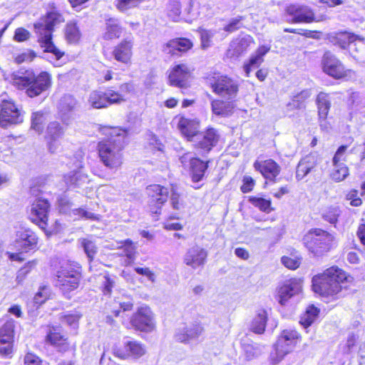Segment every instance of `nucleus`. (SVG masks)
<instances>
[{
  "mask_svg": "<svg viewBox=\"0 0 365 365\" xmlns=\"http://www.w3.org/2000/svg\"><path fill=\"white\" fill-rule=\"evenodd\" d=\"M93 130L105 135L98 145L101 160L109 169L118 170L123 163L121 151L125 143L126 130L119 127H102L98 124L93 125Z\"/></svg>",
  "mask_w": 365,
  "mask_h": 365,
  "instance_id": "nucleus-1",
  "label": "nucleus"
},
{
  "mask_svg": "<svg viewBox=\"0 0 365 365\" xmlns=\"http://www.w3.org/2000/svg\"><path fill=\"white\" fill-rule=\"evenodd\" d=\"M50 8L51 10L46 11L40 21L34 24V29L37 42L43 51L53 54L56 61H60L66 56V52L55 44L53 32L56 25L64 19L54 4H50Z\"/></svg>",
  "mask_w": 365,
  "mask_h": 365,
  "instance_id": "nucleus-2",
  "label": "nucleus"
},
{
  "mask_svg": "<svg viewBox=\"0 0 365 365\" xmlns=\"http://www.w3.org/2000/svg\"><path fill=\"white\" fill-rule=\"evenodd\" d=\"M52 73L48 71H41L35 73L33 70H26L24 75H15L12 78L13 86L24 91L29 98H36L49 91L53 87Z\"/></svg>",
  "mask_w": 365,
  "mask_h": 365,
  "instance_id": "nucleus-3",
  "label": "nucleus"
},
{
  "mask_svg": "<svg viewBox=\"0 0 365 365\" xmlns=\"http://www.w3.org/2000/svg\"><path fill=\"white\" fill-rule=\"evenodd\" d=\"M353 281V277L337 267H331L323 273L313 277L312 289L322 297H334L340 294L346 284Z\"/></svg>",
  "mask_w": 365,
  "mask_h": 365,
  "instance_id": "nucleus-4",
  "label": "nucleus"
},
{
  "mask_svg": "<svg viewBox=\"0 0 365 365\" xmlns=\"http://www.w3.org/2000/svg\"><path fill=\"white\" fill-rule=\"evenodd\" d=\"M43 340L46 345L61 354L76 350V343L71 339L68 332L60 324L46 325Z\"/></svg>",
  "mask_w": 365,
  "mask_h": 365,
  "instance_id": "nucleus-5",
  "label": "nucleus"
},
{
  "mask_svg": "<svg viewBox=\"0 0 365 365\" xmlns=\"http://www.w3.org/2000/svg\"><path fill=\"white\" fill-rule=\"evenodd\" d=\"M303 243L314 256H322L336 245L333 234L322 229H312L303 237Z\"/></svg>",
  "mask_w": 365,
  "mask_h": 365,
  "instance_id": "nucleus-6",
  "label": "nucleus"
},
{
  "mask_svg": "<svg viewBox=\"0 0 365 365\" xmlns=\"http://www.w3.org/2000/svg\"><path fill=\"white\" fill-rule=\"evenodd\" d=\"M16 322L13 319H0V356L11 359L16 352Z\"/></svg>",
  "mask_w": 365,
  "mask_h": 365,
  "instance_id": "nucleus-7",
  "label": "nucleus"
},
{
  "mask_svg": "<svg viewBox=\"0 0 365 365\" xmlns=\"http://www.w3.org/2000/svg\"><path fill=\"white\" fill-rule=\"evenodd\" d=\"M24 111L12 99H4L0 103V128L6 129L21 124L24 120Z\"/></svg>",
  "mask_w": 365,
  "mask_h": 365,
  "instance_id": "nucleus-8",
  "label": "nucleus"
},
{
  "mask_svg": "<svg viewBox=\"0 0 365 365\" xmlns=\"http://www.w3.org/2000/svg\"><path fill=\"white\" fill-rule=\"evenodd\" d=\"M49 211L50 203L48 200L42 197L36 199L31 205V222L41 229L48 237H50L52 234L48 229Z\"/></svg>",
  "mask_w": 365,
  "mask_h": 365,
  "instance_id": "nucleus-9",
  "label": "nucleus"
},
{
  "mask_svg": "<svg viewBox=\"0 0 365 365\" xmlns=\"http://www.w3.org/2000/svg\"><path fill=\"white\" fill-rule=\"evenodd\" d=\"M322 65L324 72L336 79H348L354 76V72L345 68L343 63L330 51L324 53Z\"/></svg>",
  "mask_w": 365,
  "mask_h": 365,
  "instance_id": "nucleus-10",
  "label": "nucleus"
},
{
  "mask_svg": "<svg viewBox=\"0 0 365 365\" xmlns=\"http://www.w3.org/2000/svg\"><path fill=\"white\" fill-rule=\"evenodd\" d=\"M130 322L136 329L141 331L151 332L155 329L154 314L147 306L139 307L133 315Z\"/></svg>",
  "mask_w": 365,
  "mask_h": 365,
  "instance_id": "nucleus-11",
  "label": "nucleus"
},
{
  "mask_svg": "<svg viewBox=\"0 0 365 365\" xmlns=\"http://www.w3.org/2000/svg\"><path fill=\"white\" fill-rule=\"evenodd\" d=\"M146 190L150 197V211L156 215H160L163 205L168 198V188L155 184L148 186Z\"/></svg>",
  "mask_w": 365,
  "mask_h": 365,
  "instance_id": "nucleus-12",
  "label": "nucleus"
},
{
  "mask_svg": "<svg viewBox=\"0 0 365 365\" xmlns=\"http://www.w3.org/2000/svg\"><path fill=\"white\" fill-rule=\"evenodd\" d=\"M211 86L214 93L227 100L234 99L238 92L237 83L227 76H217Z\"/></svg>",
  "mask_w": 365,
  "mask_h": 365,
  "instance_id": "nucleus-13",
  "label": "nucleus"
},
{
  "mask_svg": "<svg viewBox=\"0 0 365 365\" xmlns=\"http://www.w3.org/2000/svg\"><path fill=\"white\" fill-rule=\"evenodd\" d=\"M287 21L293 24L310 23L314 19L313 11L304 4H290L286 8Z\"/></svg>",
  "mask_w": 365,
  "mask_h": 365,
  "instance_id": "nucleus-14",
  "label": "nucleus"
},
{
  "mask_svg": "<svg viewBox=\"0 0 365 365\" xmlns=\"http://www.w3.org/2000/svg\"><path fill=\"white\" fill-rule=\"evenodd\" d=\"M124 101L125 98L123 97V94L111 89H108L106 92L93 93V108H106L112 104H119Z\"/></svg>",
  "mask_w": 365,
  "mask_h": 365,
  "instance_id": "nucleus-15",
  "label": "nucleus"
},
{
  "mask_svg": "<svg viewBox=\"0 0 365 365\" xmlns=\"http://www.w3.org/2000/svg\"><path fill=\"white\" fill-rule=\"evenodd\" d=\"M339 39H343L341 48H345L346 46L351 54L356 59H360L363 53H365L364 38L354 34L344 33L338 37Z\"/></svg>",
  "mask_w": 365,
  "mask_h": 365,
  "instance_id": "nucleus-16",
  "label": "nucleus"
},
{
  "mask_svg": "<svg viewBox=\"0 0 365 365\" xmlns=\"http://www.w3.org/2000/svg\"><path fill=\"white\" fill-rule=\"evenodd\" d=\"M302 285L300 279H290L286 280L277 289V299L281 305H284L292 297L302 292Z\"/></svg>",
  "mask_w": 365,
  "mask_h": 365,
  "instance_id": "nucleus-17",
  "label": "nucleus"
},
{
  "mask_svg": "<svg viewBox=\"0 0 365 365\" xmlns=\"http://www.w3.org/2000/svg\"><path fill=\"white\" fill-rule=\"evenodd\" d=\"M16 244L22 252H36L38 250L39 237L30 228H24L16 233Z\"/></svg>",
  "mask_w": 365,
  "mask_h": 365,
  "instance_id": "nucleus-18",
  "label": "nucleus"
},
{
  "mask_svg": "<svg viewBox=\"0 0 365 365\" xmlns=\"http://www.w3.org/2000/svg\"><path fill=\"white\" fill-rule=\"evenodd\" d=\"M299 337V334L296 330H283L275 344L277 355L282 359L285 354L289 353L296 344Z\"/></svg>",
  "mask_w": 365,
  "mask_h": 365,
  "instance_id": "nucleus-19",
  "label": "nucleus"
},
{
  "mask_svg": "<svg viewBox=\"0 0 365 365\" xmlns=\"http://www.w3.org/2000/svg\"><path fill=\"white\" fill-rule=\"evenodd\" d=\"M207 252L198 245L190 247L184 255L185 264L192 269L203 267L206 262Z\"/></svg>",
  "mask_w": 365,
  "mask_h": 365,
  "instance_id": "nucleus-20",
  "label": "nucleus"
},
{
  "mask_svg": "<svg viewBox=\"0 0 365 365\" xmlns=\"http://www.w3.org/2000/svg\"><path fill=\"white\" fill-rule=\"evenodd\" d=\"M253 166L267 180L272 183L276 182V178L281 171L280 166L272 159L256 160Z\"/></svg>",
  "mask_w": 365,
  "mask_h": 365,
  "instance_id": "nucleus-21",
  "label": "nucleus"
},
{
  "mask_svg": "<svg viewBox=\"0 0 365 365\" xmlns=\"http://www.w3.org/2000/svg\"><path fill=\"white\" fill-rule=\"evenodd\" d=\"M254 43L253 38L250 35H245L233 40L227 51L228 58H237L245 53L248 48Z\"/></svg>",
  "mask_w": 365,
  "mask_h": 365,
  "instance_id": "nucleus-22",
  "label": "nucleus"
},
{
  "mask_svg": "<svg viewBox=\"0 0 365 365\" xmlns=\"http://www.w3.org/2000/svg\"><path fill=\"white\" fill-rule=\"evenodd\" d=\"M56 277H68L73 281L81 280L82 278V267L79 263L74 261L63 262L57 269Z\"/></svg>",
  "mask_w": 365,
  "mask_h": 365,
  "instance_id": "nucleus-23",
  "label": "nucleus"
},
{
  "mask_svg": "<svg viewBox=\"0 0 365 365\" xmlns=\"http://www.w3.org/2000/svg\"><path fill=\"white\" fill-rule=\"evenodd\" d=\"M196 146L208 153L215 147L219 140V134L213 128H207L205 133L198 134Z\"/></svg>",
  "mask_w": 365,
  "mask_h": 365,
  "instance_id": "nucleus-24",
  "label": "nucleus"
},
{
  "mask_svg": "<svg viewBox=\"0 0 365 365\" xmlns=\"http://www.w3.org/2000/svg\"><path fill=\"white\" fill-rule=\"evenodd\" d=\"M190 76V71L185 64L175 66L168 75L169 83L171 86L182 88Z\"/></svg>",
  "mask_w": 365,
  "mask_h": 365,
  "instance_id": "nucleus-25",
  "label": "nucleus"
},
{
  "mask_svg": "<svg viewBox=\"0 0 365 365\" xmlns=\"http://www.w3.org/2000/svg\"><path fill=\"white\" fill-rule=\"evenodd\" d=\"M133 43L131 38H125L118 44L113 51L114 58L124 64H128L130 61L132 56V48Z\"/></svg>",
  "mask_w": 365,
  "mask_h": 365,
  "instance_id": "nucleus-26",
  "label": "nucleus"
},
{
  "mask_svg": "<svg viewBox=\"0 0 365 365\" xmlns=\"http://www.w3.org/2000/svg\"><path fill=\"white\" fill-rule=\"evenodd\" d=\"M203 328L200 324H193L178 328L175 334V338L180 342H189L195 339L202 333Z\"/></svg>",
  "mask_w": 365,
  "mask_h": 365,
  "instance_id": "nucleus-27",
  "label": "nucleus"
},
{
  "mask_svg": "<svg viewBox=\"0 0 365 365\" xmlns=\"http://www.w3.org/2000/svg\"><path fill=\"white\" fill-rule=\"evenodd\" d=\"M221 31L220 29H207L200 28L198 32L200 36L201 48L203 50H207L213 46L215 41L223 39L225 35Z\"/></svg>",
  "mask_w": 365,
  "mask_h": 365,
  "instance_id": "nucleus-28",
  "label": "nucleus"
},
{
  "mask_svg": "<svg viewBox=\"0 0 365 365\" xmlns=\"http://www.w3.org/2000/svg\"><path fill=\"white\" fill-rule=\"evenodd\" d=\"M124 351L118 349L117 355L122 359L131 356L138 359L145 354V349L143 345L136 341L126 340L124 341Z\"/></svg>",
  "mask_w": 365,
  "mask_h": 365,
  "instance_id": "nucleus-29",
  "label": "nucleus"
},
{
  "mask_svg": "<svg viewBox=\"0 0 365 365\" xmlns=\"http://www.w3.org/2000/svg\"><path fill=\"white\" fill-rule=\"evenodd\" d=\"M269 50V46L262 45L260 46L257 49L256 52L250 56L248 62L244 65V71L246 76H250V73L252 70L259 67L264 61V56Z\"/></svg>",
  "mask_w": 365,
  "mask_h": 365,
  "instance_id": "nucleus-30",
  "label": "nucleus"
},
{
  "mask_svg": "<svg viewBox=\"0 0 365 365\" xmlns=\"http://www.w3.org/2000/svg\"><path fill=\"white\" fill-rule=\"evenodd\" d=\"M63 133L64 130L60 123L54 121L48 125L45 138L51 152H54L55 143L63 135Z\"/></svg>",
  "mask_w": 365,
  "mask_h": 365,
  "instance_id": "nucleus-31",
  "label": "nucleus"
},
{
  "mask_svg": "<svg viewBox=\"0 0 365 365\" xmlns=\"http://www.w3.org/2000/svg\"><path fill=\"white\" fill-rule=\"evenodd\" d=\"M192 42L186 38H178L169 41L164 46V51L171 55L177 54V51H187L192 47Z\"/></svg>",
  "mask_w": 365,
  "mask_h": 365,
  "instance_id": "nucleus-32",
  "label": "nucleus"
},
{
  "mask_svg": "<svg viewBox=\"0 0 365 365\" xmlns=\"http://www.w3.org/2000/svg\"><path fill=\"white\" fill-rule=\"evenodd\" d=\"M178 127L187 140L195 141L194 138H197L198 135V124L195 121L182 117L179 120Z\"/></svg>",
  "mask_w": 365,
  "mask_h": 365,
  "instance_id": "nucleus-33",
  "label": "nucleus"
},
{
  "mask_svg": "<svg viewBox=\"0 0 365 365\" xmlns=\"http://www.w3.org/2000/svg\"><path fill=\"white\" fill-rule=\"evenodd\" d=\"M208 168V161L205 162L197 158L192 161V165L189 168L190 175L193 182L201 181Z\"/></svg>",
  "mask_w": 365,
  "mask_h": 365,
  "instance_id": "nucleus-34",
  "label": "nucleus"
},
{
  "mask_svg": "<svg viewBox=\"0 0 365 365\" xmlns=\"http://www.w3.org/2000/svg\"><path fill=\"white\" fill-rule=\"evenodd\" d=\"M316 104L320 122L325 120L331 108V100L329 94L320 92L317 96Z\"/></svg>",
  "mask_w": 365,
  "mask_h": 365,
  "instance_id": "nucleus-35",
  "label": "nucleus"
},
{
  "mask_svg": "<svg viewBox=\"0 0 365 365\" xmlns=\"http://www.w3.org/2000/svg\"><path fill=\"white\" fill-rule=\"evenodd\" d=\"M211 108L215 115L221 117H227L232 113L234 104L231 101L214 100L211 103Z\"/></svg>",
  "mask_w": 365,
  "mask_h": 365,
  "instance_id": "nucleus-36",
  "label": "nucleus"
},
{
  "mask_svg": "<svg viewBox=\"0 0 365 365\" xmlns=\"http://www.w3.org/2000/svg\"><path fill=\"white\" fill-rule=\"evenodd\" d=\"M267 321V312L264 309L259 310L250 324V330L255 334H262L265 330Z\"/></svg>",
  "mask_w": 365,
  "mask_h": 365,
  "instance_id": "nucleus-37",
  "label": "nucleus"
},
{
  "mask_svg": "<svg viewBox=\"0 0 365 365\" xmlns=\"http://www.w3.org/2000/svg\"><path fill=\"white\" fill-rule=\"evenodd\" d=\"M56 277V286L62 292L63 294H68L79 287L81 280L73 281L71 278L68 277Z\"/></svg>",
  "mask_w": 365,
  "mask_h": 365,
  "instance_id": "nucleus-38",
  "label": "nucleus"
},
{
  "mask_svg": "<svg viewBox=\"0 0 365 365\" xmlns=\"http://www.w3.org/2000/svg\"><path fill=\"white\" fill-rule=\"evenodd\" d=\"M350 104V115L353 117L358 113H361L365 108V94L359 92H353L349 98Z\"/></svg>",
  "mask_w": 365,
  "mask_h": 365,
  "instance_id": "nucleus-39",
  "label": "nucleus"
},
{
  "mask_svg": "<svg viewBox=\"0 0 365 365\" xmlns=\"http://www.w3.org/2000/svg\"><path fill=\"white\" fill-rule=\"evenodd\" d=\"M122 34V28L119 25V21L115 19H109L106 22V31L103 34V38L106 40L118 38Z\"/></svg>",
  "mask_w": 365,
  "mask_h": 365,
  "instance_id": "nucleus-40",
  "label": "nucleus"
},
{
  "mask_svg": "<svg viewBox=\"0 0 365 365\" xmlns=\"http://www.w3.org/2000/svg\"><path fill=\"white\" fill-rule=\"evenodd\" d=\"M243 353L247 360H252L258 357L262 352L263 347L256 343L243 342Z\"/></svg>",
  "mask_w": 365,
  "mask_h": 365,
  "instance_id": "nucleus-41",
  "label": "nucleus"
},
{
  "mask_svg": "<svg viewBox=\"0 0 365 365\" xmlns=\"http://www.w3.org/2000/svg\"><path fill=\"white\" fill-rule=\"evenodd\" d=\"M319 310L314 305L309 306L306 312L301 317L299 323L307 329L316 320L318 317Z\"/></svg>",
  "mask_w": 365,
  "mask_h": 365,
  "instance_id": "nucleus-42",
  "label": "nucleus"
},
{
  "mask_svg": "<svg viewBox=\"0 0 365 365\" xmlns=\"http://www.w3.org/2000/svg\"><path fill=\"white\" fill-rule=\"evenodd\" d=\"M38 262V259H34L25 263L17 272L16 281L19 283L22 282L36 269Z\"/></svg>",
  "mask_w": 365,
  "mask_h": 365,
  "instance_id": "nucleus-43",
  "label": "nucleus"
},
{
  "mask_svg": "<svg viewBox=\"0 0 365 365\" xmlns=\"http://www.w3.org/2000/svg\"><path fill=\"white\" fill-rule=\"evenodd\" d=\"M181 1L169 0L167 6V13L168 17L173 21H178L180 19Z\"/></svg>",
  "mask_w": 365,
  "mask_h": 365,
  "instance_id": "nucleus-44",
  "label": "nucleus"
},
{
  "mask_svg": "<svg viewBox=\"0 0 365 365\" xmlns=\"http://www.w3.org/2000/svg\"><path fill=\"white\" fill-rule=\"evenodd\" d=\"M66 40L71 43H77L81 38V32L76 23H68L65 29Z\"/></svg>",
  "mask_w": 365,
  "mask_h": 365,
  "instance_id": "nucleus-45",
  "label": "nucleus"
},
{
  "mask_svg": "<svg viewBox=\"0 0 365 365\" xmlns=\"http://www.w3.org/2000/svg\"><path fill=\"white\" fill-rule=\"evenodd\" d=\"M52 297V292L48 285H41L34 297L36 304H42Z\"/></svg>",
  "mask_w": 365,
  "mask_h": 365,
  "instance_id": "nucleus-46",
  "label": "nucleus"
},
{
  "mask_svg": "<svg viewBox=\"0 0 365 365\" xmlns=\"http://www.w3.org/2000/svg\"><path fill=\"white\" fill-rule=\"evenodd\" d=\"M333 166L331 177L334 180L340 182L349 175V169L344 163L333 164Z\"/></svg>",
  "mask_w": 365,
  "mask_h": 365,
  "instance_id": "nucleus-47",
  "label": "nucleus"
},
{
  "mask_svg": "<svg viewBox=\"0 0 365 365\" xmlns=\"http://www.w3.org/2000/svg\"><path fill=\"white\" fill-rule=\"evenodd\" d=\"M123 254L126 257L125 260V265L131 264L135 259V247L130 240H127L124 242Z\"/></svg>",
  "mask_w": 365,
  "mask_h": 365,
  "instance_id": "nucleus-48",
  "label": "nucleus"
},
{
  "mask_svg": "<svg viewBox=\"0 0 365 365\" xmlns=\"http://www.w3.org/2000/svg\"><path fill=\"white\" fill-rule=\"evenodd\" d=\"M250 202L257 207L259 210L269 213L272 211L271 208V201L270 200H267L263 197H250L249 198Z\"/></svg>",
  "mask_w": 365,
  "mask_h": 365,
  "instance_id": "nucleus-49",
  "label": "nucleus"
},
{
  "mask_svg": "<svg viewBox=\"0 0 365 365\" xmlns=\"http://www.w3.org/2000/svg\"><path fill=\"white\" fill-rule=\"evenodd\" d=\"M311 96V91L309 89H305L301 91L297 95L294 96L292 102L287 104V107L289 109L293 108H300L302 106V103L307 98Z\"/></svg>",
  "mask_w": 365,
  "mask_h": 365,
  "instance_id": "nucleus-50",
  "label": "nucleus"
},
{
  "mask_svg": "<svg viewBox=\"0 0 365 365\" xmlns=\"http://www.w3.org/2000/svg\"><path fill=\"white\" fill-rule=\"evenodd\" d=\"M340 214V210L337 207H331L323 212V218L324 220L331 224H335L337 222Z\"/></svg>",
  "mask_w": 365,
  "mask_h": 365,
  "instance_id": "nucleus-51",
  "label": "nucleus"
},
{
  "mask_svg": "<svg viewBox=\"0 0 365 365\" xmlns=\"http://www.w3.org/2000/svg\"><path fill=\"white\" fill-rule=\"evenodd\" d=\"M143 0H118L116 6L122 12L138 6Z\"/></svg>",
  "mask_w": 365,
  "mask_h": 365,
  "instance_id": "nucleus-52",
  "label": "nucleus"
},
{
  "mask_svg": "<svg viewBox=\"0 0 365 365\" xmlns=\"http://www.w3.org/2000/svg\"><path fill=\"white\" fill-rule=\"evenodd\" d=\"M281 262L288 269H296L301 264V258L296 256H284L282 257Z\"/></svg>",
  "mask_w": 365,
  "mask_h": 365,
  "instance_id": "nucleus-53",
  "label": "nucleus"
},
{
  "mask_svg": "<svg viewBox=\"0 0 365 365\" xmlns=\"http://www.w3.org/2000/svg\"><path fill=\"white\" fill-rule=\"evenodd\" d=\"M45 121V114L43 111H36L31 115V126L33 128L38 130L41 128Z\"/></svg>",
  "mask_w": 365,
  "mask_h": 365,
  "instance_id": "nucleus-54",
  "label": "nucleus"
},
{
  "mask_svg": "<svg viewBox=\"0 0 365 365\" xmlns=\"http://www.w3.org/2000/svg\"><path fill=\"white\" fill-rule=\"evenodd\" d=\"M30 32L24 27L16 29L14 35V40L16 42H24L29 39Z\"/></svg>",
  "mask_w": 365,
  "mask_h": 365,
  "instance_id": "nucleus-55",
  "label": "nucleus"
},
{
  "mask_svg": "<svg viewBox=\"0 0 365 365\" xmlns=\"http://www.w3.org/2000/svg\"><path fill=\"white\" fill-rule=\"evenodd\" d=\"M43 360L32 352H27L24 358V365H42Z\"/></svg>",
  "mask_w": 365,
  "mask_h": 365,
  "instance_id": "nucleus-56",
  "label": "nucleus"
},
{
  "mask_svg": "<svg viewBox=\"0 0 365 365\" xmlns=\"http://www.w3.org/2000/svg\"><path fill=\"white\" fill-rule=\"evenodd\" d=\"M242 17H237L232 19L230 22L223 28V31L228 33H232L242 26Z\"/></svg>",
  "mask_w": 365,
  "mask_h": 365,
  "instance_id": "nucleus-57",
  "label": "nucleus"
},
{
  "mask_svg": "<svg viewBox=\"0 0 365 365\" xmlns=\"http://www.w3.org/2000/svg\"><path fill=\"white\" fill-rule=\"evenodd\" d=\"M357 340L358 336L356 334L353 333L349 334L347 337L346 343L344 347V353L350 354L353 351L354 347L356 346Z\"/></svg>",
  "mask_w": 365,
  "mask_h": 365,
  "instance_id": "nucleus-58",
  "label": "nucleus"
},
{
  "mask_svg": "<svg viewBox=\"0 0 365 365\" xmlns=\"http://www.w3.org/2000/svg\"><path fill=\"white\" fill-rule=\"evenodd\" d=\"M134 270L138 274L146 277L150 282H155V275L148 267H136Z\"/></svg>",
  "mask_w": 365,
  "mask_h": 365,
  "instance_id": "nucleus-59",
  "label": "nucleus"
},
{
  "mask_svg": "<svg viewBox=\"0 0 365 365\" xmlns=\"http://www.w3.org/2000/svg\"><path fill=\"white\" fill-rule=\"evenodd\" d=\"M347 150V145H341L336 150L333 159L332 164L341 163V160H345V153Z\"/></svg>",
  "mask_w": 365,
  "mask_h": 365,
  "instance_id": "nucleus-60",
  "label": "nucleus"
},
{
  "mask_svg": "<svg viewBox=\"0 0 365 365\" xmlns=\"http://www.w3.org/2000/svg\"><path fill=\"white\" fill-rule=\"evenodd\" d=\"M309 173V168L306 167L303 160L301 159L297 167L296 178L299 180H302Z\"/></svg>",
  "mask_w": 365,
  "mask_h": 365,
  "instance_id": "nucleus-61",
  "label": "nucleus"
},
{
  "mask_svg": "<svg viewBox=\"0 0 365 365\" xmlns=\"http://www.w3.org/2000/svg\"><path fill=\"white\" fill-rule=\"evenodd\" d=\"M188 7L185 9L188 16L185 19V21L191 23L194 19H197L199 16V12L194 10L192 0H188Z\"/></svg>",
  "mask_w": 365,
  "mask_h": 365,
  "instance_id": "nucleus-62",
  "label": "nucleus"
},
{
  "mask_svg": "<svg viewBox=\"0 0 365 365\" xmlns=\"http://www.w3.org/2000/svg\"><path fill=\"white\" fill-rule=\"evenodd\" d=\"M255 185V180L250 176L243 178V185L241 186V190L243 193H247L252 190Z\"/></svg>",
  "mask_w": 365,
  "mask_h": 365,
  "instance_id": "nucleus-63",
  "label": "nucleus"
},
{
  "mask_svg": "<svg viewBox=\"0 0 365 365\" xmlns=\"http://www.w3.org/2000/svg\"><path fill=\"white\" fill-rule=\"evenodd\" d=\"M307 168H309V171H312V170L315 168L317 164V156L314 154H309L306 155L304 158L302 159Z\"/></svg>",
  "mask_w": 365,
  "mask_h": 365,
  "instance_id": "nucleus-64",
  "label": "nucleus"
}]
</instances>
